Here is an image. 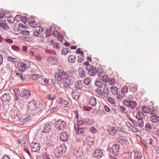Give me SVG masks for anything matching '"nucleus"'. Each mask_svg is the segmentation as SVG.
Returning <instances> with one entry per match:
<instances>
[{"instance_id":"obj_1","label":"nucleus","mask_w":159,"mask_h":159,"mask_svg":"<svg viewBox=\"0 0 159 159\" xmlns=\"http://www.w3.org/2000/svg\"><path fill=\"white\" fill-rule=\"evenodd\" d=\"M36 102L34 100H32L28 104V111L31 113V114L34 115L36 113L39 114L37 110L38 108H36Z\"/></svg>"},{"instance_id":"obj_2","label":"nucleus","mask_w":159,"mask_h":159,"mask_svg":"<svg viewBox=\"0 0 159 159\" xmlns=\"http://www.w3.org/2000/svg\"><path fill=\"white\" fill-rule=\"evenodd\" d=\"M143 116V114L142 113H137L136 116L137 120H135V121H133V124L136 126L143 127L144 126V123L142 119V116Z\"/></svg>"},{"instance_id":"obj_3","label":"nucleus","mask_w":159,"mask_h":159,"mask_svg":"<svg viewBox=\"0 0 159 159\" xmlns=\"http://www.w3.org/2000/svg\"><path fill=\"white\" fill-rule=\"evenodd\" d=\"M18 67L19 70L21 72H24L30 66V62L27 61H20L18 63Z\"/></svg>"},{"instance_id":"obj_4","label":"nucleus","mask_w":159,"mask_h":159,"mask_svg":"<svg viewBox=\"0 0 159 159\" xmlns=\"http://www.w3.org/2000/svg\"><path fill=\"white\" fill-rule=\"evenodd\" d=\"M15 92V91H14ZM15 95L16 98V99H18L19 98H20L21 99H28L29 97H30L31 94V93L30 92L27 90L24 89L22 92H21L20 93V97L21 98H20V96L19 95H18V94H16V93H15Z\"/></svg>"},{"instance_id":"obj_5","label":"nucleus","mask_w":159,"mask_h":159,"mask_svg":"<svg viewBox=\"0 0 159 159\" xmlns=\"http://www.w3.org/2000/svg\"><path fill=\"white\" fill-rule=\"evenodd\" d=\"M55 125L57 129L62 130L66 126V123L64 121L59 120L56 122Z\"/></svg>"},{"instance_id":"obj_6","label":"nucleus","mask_w":159,"mask_h":159,"mask_svg":"<svg viewBox=\"0 0 159 159\" xmlns=\"http://www.w3.org/2000/svg\"><path fill=\"white\" fill-rule=\"evenodd\" d=\"M123 102L125 105L127 107H129L131 109L135 108L137 106L135 101L130 100H123Z\"/></svg>"},{"instance_id":"obj_7","label":"nucleus","mask_w":159,"mask_h":159,"mask_svg":"<svg viewBox=\"0 0 159 159\" xmlns=\"http://www.w3.org/2000/svg\"><path fill=\"white\" fill-rule=\"evenodd\" d=\"M94 157L97 158H101L103 154V150L99 148H95L93 152Z\"/></svg>"},{"instance_id":"obj_8","label":"nucleus","mask_w":159,"mask_h":159,"mask_svg":"<svg viewBox=\"0 0 159 159\" xmlns=\"http://www.w3.org/2000/svg\"><path fill=\"white\" fill-rule=\"evenodd\" d=\"M65 148L61 146H59L55 150V154L56 156L57 157H60L65 152Z\"/></svg>"},{"instance_id":"obj_9","label":"nucleus","mask_w":159,"mask_h":159,"mask_svg":"<svg viewBox=\"0 0 159 159\" xmlns=\"http://www.w3.org/2000/svg\"><path fill=\"white\" fill-rule=\"evenodd\" d=\"M120 146L118 144H114L112 147L113 154L116 156H118L120 152Z\"/></svg>"},{"instance_id":"obj_10","label":"nucleus","mask_w":159,"mask_h":159,"mask_svg":"<svg viewBox=\"0 0 159 159\" xmlns=\"http://www.w3.org/2000/svg\"><path fill=\"white\" fill-rule=\"evenodd\" d=\"M117 142L123 145H126L128 143V139L125 136H121L117 139Z\"/></svg>"},{"instance_id":"obj_11","label":"nucleus","mask_w":159,"mask_h":159,"mask_svg":"<svg viewBox=\"0 0 159 159\" xmlns=\"http://www.w3.org/2000/svg\"><path fill=\"white\" fill-rule=\"evenodd\" d=\"M102 71L100 73L98 74V76L99 77H102V81L105 84H107L109 80V77L107 75H105V73L103 71L102 72Z\"/></svg>"},{"instance_id":"obj_12","label":"nucleus","mask_w":159,"mask_h":159,"mask_svg":"<svg viewBox=\"0 0 159 159\" xmlns=\"http://www.w3.org/2000/svg\"><path fill=\"white\" fill-rule=\"evenodd\" d=\"M141 155L140 152H132L130 154V159H140Z\"/></svg>"},{"instance_id":"obj_13","label":"nucleus","mask_w":159,"mask_h":159,"mask_svg":"<svg viewBox=\"0 0 159 159\" xmlns=\"http://www.w3.org/2000/svg\"><path fill=\"white\" fill-rule=\"evenodd\" d=\"M32 152H36L40 150V147L39 144L37 143H32L30 145Z\"/></svg>"},{"instance_id":"obj_14","label":"nucleus","mask_w":159,"mask_h":159,"mask_svg":"<svg viewBox=\"0 0 159 159\" xmlns=\"http://www.w3.org/2000/svg\"><path fill=\"white\" fill-rule=\"evenodd\" d=\"M62 82V83L63 84L64 87L65 88H69L70 85L73 83L72 80L70 79V78L67 80H65Z\"/></svg>"},{"instance_id":"obj_15","label":"nucleus","mask_w":159,"mask_h":159,"mask_svg":"<svg viewBox=\"0 0 159 159\" xmlns=\"http://www.w3.org/2000/svg\"><path fill=\"white\" fill-rule=\"evenodd\" d=\"M34 115L32 114L30 115L28 114L27 115H26V116L25 118L21 120H20V125H22L26 122L29 121L32 119V117H33Z\"/></svg>"},{"instance_id":"obj_16","label":"nucleus","mask_w":159,"mask_h":159,"mask_svg":"<svg viewBox=\"0 0 159 159\" xmlns=\"http://www.w3.org/2000/svg\"><path fill=\"white\" fill-rule=\"evenodd\" d=\"M117 128L115 127H110L107 129V131L109 134L112 136L115 135L117 132Z\"/></svg>"},{"instance_id":"obj_17","label":"nucleus","mask_w":159,"mask_h":159,"mask_svg":"<svg viewBox=\"0 0 159 159\" xmlns=\"http://www.w3.org/2000/svg\"><path fill=\"white\" fill-rule=\"evenodd\" d=\"M75 130L77 134H83L85 131V129L84 127H74Z\"/></svg>"},{"instance_id":"obj_18","label":"nucleus","mask_w":159,"mask_h":159,"mask_svg":"<svg viewBox=\"0 0 159 159\" xmlns=\"http://www.w3.org/2000/svg\"><path fill=\"white\" fill-rule=\"evenodd\" d=\"M68 139V134L64 132L61 134L60 136V139L62 141H66Z\"/></svg>"},{"instance_id":"obj_19","label":"nucleus","mask_w":159,"mask_h":159,"mask_svg":"<svg viewBox=\"0 0 159 159\" xmlns=\"http://www.w3.org/2000/svg\"><path fill=\"white\" fill-rule=\"evenodd\" d=\"M0 27L6 30H8L9 27L6 24L5 22L3 20H0Z\"/></svg>"},{"instance_id":"obj_20","label":"nucleus","mask_w":159,"mask_h":159,"mask_svg":"<svg viewBox=\"0 0 159 159\" xmlns=\"http://www.w3.org/2000/svg\"><path fill=\"white\" fill-rule=\"evenodd\" d=\"M74 154L77 157H79L82 156L83 153L81 149H79L75 151Z\"/></svg>"},{"instance_id":"obj_21","label":"nucleus","mask_w":159,"mask_h":159,"mask_svg":"<svg viewBox=\"0 0 159 159\" xmlns=\"http://www.w3.org/2000/svg\"><path fill=\"white\" fill-rule=\"evenodd\" d=\"M62 81L70 78L69 75L64 71L61 72Z\"/></svg>"},{"instance_id":"obj_22","label":"nucleus","mask_w":159,"mask_h":159,"mask_svg":"<svg viewBox=\"0 0 159 159\" xmlns=\"http://www.w3.org/2000/svg\"><path fill=\"white\" fill-rule=\"evenodd\" d=\"M151 120L154 123H156L159 121V117L156 115V114L152 116L150 118Z\"/></svg>"},{"instance_id":"obj_23","label":"nucleus","mask_w":159,"mask_h":159,"mask_svg":"<svg viewBox=\"0 0 159 159\" xmlns=\"http://www.w3.org/2000/svg\"><path fill=\"white\" fill-rule=\"evenodd\" d=\"M76 88L81 89L83 87V84L81 81L79 80L75 82V84Z\"/></svg>"},{"instance_id":"obj_24","label":"nucleus","mask_w":159,"mask_h":159,"mask_svg":"<svg viewBox=\"0 0 159 159\" xmlns=\"http://www.w3.org/2000/svg\"><path fill=\"white\" fill-rule=\"evenodd\" d=\"M57 102L59 104L65 106L68 105L69 103V101L67 100H58Z\"/></svg>"},{"instance_id":"obj_25","label":"nucleus","mask_w":159,"mask_h":159,"mask_svg":"<svg viewBox=\"0 0 159 159\" xmlns=\"http://www.w3.org/2000/svg\"><path fill=\"white\" fill-rule=\"evenodd\" d=\"M76 59V56L71 55L69 57L68 60L70 63H73L75 62Z\"/></svg>"},{"instance_id":"obj_26","label":"nucleus","mask_w":159,"mask_h":159,"mask_svg":"<svg viewBox=\"0 0 159 159\" xmlns=\"http://www.w3.org/2000/svg\"><path fill=\"white\" fill-rule=\"evenodd\" d=\"M79 75L80 77L83 78L85 77V71L82 68H80L78 70Z\"/></svg>"},{"instance_id":"obj_27","label":"nucleus","mask_w":159,"mask_h":159,"mask_svg":"<svg viewBox=\"0 0 159 159\" xmlns=\"http://www.w3.org/2000/svg\"><path fill=\"white\" fill-rule=\"evenodd\" d=\"M72 97L74 99H78L80 97V94L77 92H73L72 94Z\"/></svg>"},{"instance_id":"obj_28","label":"nucleus","mask_w":159,"mask_h":159,"mask_svg":"<svg viewBox=\"0 0 159 159\" xmlns=\"http://www.w3.org/2000/svg\"><path fill=\"white\" fill-rule=\"evenodd\" d=\"M143 112L145 113H148L150 111V108L148 106H144L142 108Z\"/></svg>"},{"instance_id":"obj_29","label":"nucleus","mask_w":159,"mask_h":159,"mask_svg":"<svg viewBox=\"0 0 159 159\" xmlns=\"http://www.w3.org/2000/svg\"><path fill=\"white\" fill-rule=\"evenodd\" d=\"M54 77L56 80L58 81H62L61 73L60 74H59L57 73H56L54 75Z\"/></svg>"},{"instance_id":"obj_30","label":"nucleus","mask_w":159,"mask_h":159,"mask_svg":"<svg viewBox=\"0 0 159 159\" xmlns=\"http://www.w3.org/2000/svg\"><path fill=\"white\" fill-rule=\"evenodd\" d=\"M31 78L33 80H36L40 77V76L38 74H33L30 75Z\"/></svg>"},{"instance_id":"obj_31","label":"nucleus","mask_w":159,"mask_h":159,"mask_svg":"<svg viewBox=\"0 0 159 159\" xmlns=\"http://www.w3.org/2000/svg\"><path fill=\"white\" fill-rule=\"evenodd\" d=\"M29 25L32 28H36L38 26L37 22L34 21V20L32 21L29 24Z\"/></svg>"},{"instance_id":"obj_32","label":"nucleus","mask_w":159,"mask_h":159,"mask_svg":"<svg viewBox=\"0 0 159 159\" xmlns=\"http://www.w3.org/2000/svg\"><path fill=\"white\" fill-rule=\"evenodd\" d=\"M1 98L2 99H11V96L9 94L6 93L4 94Z\"/></svg>"},{"instance_id":"obj_33","label":"nucleus","mask_w":159,"mask_h":159,"mask_svg":"<svg viewBox=\"0 0 159 159\" xmlns=\"http://www.w3.org/2000/svg\"><path fill=\"white\" fill-rule=\"evenodd\" d=\"M84 122L82 120H78L76 124H74V127L75 126L80 127V126L84 124Z\"/></svg>"},{"instance_id":"obj_34","label":"nucleus","mask_w":159,"mask_h":159,"mask_svg":"<svg viewBox=\"0 0 159 159\" xmlns=\"http://www.w3.org/2000/svg\"><path fill=\"white\" fill-rule=\"evenodd\" d=\"M128 88L126 86H122L121 89V91L123 93H126L128 92Z\"/></svg>"},{"instance_id":"obj_35","label":"nucleus","mask_w":159,"mask_h":159,"mask_svg":"<svg viewBox=\"0 0 159 159\" xmlns=\"http://www.w3.org/2000/svg\"><path fill=\"white\" fill-rule=\"evenodd\" d=\"M108 89L107 87H105L103 89V96L105 98H107L108 96Z\"/></svg>"},{"instance_id":"obj_36","label":"nucleus","mask_w":159,"mask_h":159,"mask_svg":"<svg viewBox=\"0 0 159 159\" xmlns=\"http://www.w3.org/2000/svg\"><path fill=\"white\" fill-rule=\"evenodd\" d=\"M96 69L94 68L93 70H89L88 73L90 75L94 76L96 74Z\"/></svg>"},{"instance_id":"obj_37","label":"nucleus","mask_w":159,"mask_h":159,"mask_svg":"<svg viewBox=\"0 0 159 159\" xmlns=\"http://www.w3.org/2000/svg\"><path fill=\"white\" fill-rule=\"evenodd\" d=\"M115 79L114 78H109V80H108L107 83H108L110 85H111L115 84Z\"/></svg>"},{"instance_id":"obj_38","label":"nucleus","mask_w":159,"mask_h":159,"mask_svg":"<svg viewBox=\"0 0 159 159\" xmlns=\"http://www.w3.org/2000/svg\"><path fill=\"white\" fill-rule=\"evenodd\" d=\"M118 90V89L115 86H113L111 87V91L113 94H115L116 93Z\"/></svg>"},{"instance_id":"obj_39","label":"nucleus","mask_w":159,"mask_h":159,"mask_svg":"<svg viewBox=\"0 0 159 159\" xmlns=\"http://www.w3.org/2000/svg\"><path fill=\"white\" fill-rule=\"evenodd\" d=\"M145 129L148 131H149L152 130V127L151 125L149 123H147L145 126Z\"/></svg>"},{"instance_id":"obj_40","label":"nucleus","mask_w":159,"mask_h":159,"mask_svg":"<svg viewBox=\"0 0 159 159\" xmlns=\"http://www.w3.org/2000/svg\"><path fill=\"white\" fill-rule=\"evenodd\" d=\"M7 59L10 61L13 62H16L17 60L15 58H13L11 56H9L7 57Z\"/></svg>"},{"instance_id":"obj_41","label":"nucleus","mask_w":159,"mask_h":159,"mask_svg":"<svg viewBox=\"0 0 159 159\" xmlns=\"http://www.w3.org/2000/svg\"><path fill=\"white\" fill-rule=\"evenodd\" d=\"M90 80L88 78L85 79L84 80V84L86 85H89L90 83Z\"/></svg>"},{"instance_id":"obj_42","label":"nucleus","mask_w":159,"mask_h":159,"mask_svg":"<svg viewBox=\"0 0 159 159\" xmlns=\"http://www.w3.org/2000/svg\"><path fill=\"white\" fill-rule=\"evenodd\" d=\"M130 89L131 91L134 93L137 90V87L136 85H133L131 86Z\"/></svg>"},{"instance_id":"obj_43","label":"nucleus","mask_w":159,"mask_h":159,"mask_svg":"<svg viewBox=\"0 0 159 159\" xmlns=\"http://www.w3.org/2000/svg\"><path fill=\"white\" fill-rule=\"evenodd\" d=\"M69 52L68 48H63L61 51V53L63 55H66Z\"/></svg>"},{"instance_id":"obj_44","label":"nucleus","mask_w":159,"mask_h":159,"mask_svg":"<svg viewBox=\"0 0 159 159\" xmlns=\"http://www.w3.org/2000/svg\"><path fill=\"white\" fill-rule=\"evenodd\" d=\"M7 20L9 23H12L15 20V18L12 16H10L8 17Z\"/></svg>"},{"instance_id":"obj_45","label":"nucleus","mask_w":159,"mask_h":159,"mask_svg":"<svg viewBox=\"0 0 159 159\" xmlns=\"http://www.w3.org/2000/svg\"><path fill=\"white\" fill-rule=\"evenodd\" d=\"M89 103L90 105L94 106L97 103L96 100H89Z\"/></svg>"},{"instance_id":"obj_46","label":"nucleus","mask_w":159,"mask_h":159,"mask_svg":"<svg viewBox=\"0 0 159 159\" xmlns=\"http://www.w3.org/2000/svg\"><path fill=\"white\" fill-rule=\"evenodd\" d=\"M76 54H80L81 55V56H84V52L83 51L80 50V48H78L76 51Z\"/></svg>"},{"instance_id":"obj_47","label":"nucleus","mask_w":159,"mask_h":159,"mask_svg":"<svg viewBox=\"0 0 159 159\" xmlns=\"http://www.w3.org/2000/svg\"><path fill=\"white\" fill-rule=\"evenodd\" d=\"M96 92L98 93L100 96H102L103 93L102 91V89H100V88H98L96 90Z\"/></svg>"},{"instance_id":"obj_48","label":"nucleus","mask_w":159,"mask_h":159,"mask_svg":"<svg viewBox=\"0 0 159 159\" xmlns=\"http://www.w3.org/2000/svg\"><path fill=\"white\" fill-rule=\"evenodd\" d=\"M85 68L86 70L88 71V72L89 70H93L94 67L92 65H89L87 66H86Z\"/></svg>"},{"instance_id":"obj_49","label":"nucleus","mask_w":159,"mask_h":159,"mask_svg":"<svg viewBox=\"0 0 159 159\" xmlns=\"http://www.w3.org/2000/svg\"><path fill=\"white\" fill-rule=\"evenodd\" d=\"M16 76L17 78L19 79H21L22 81L25 80V79L24 78V77L22 76V75L20 73H17Z\"/></svg>"},{"instance_id":"obj_50","label":"nucleus","mask_w":159,"mask_h":159,"mask_svg":"<svg viewBox=\"0 0 159 159\" xmlns=\"http://www.w3.org/2000/svg\"><path fill=\"white\" fill-rule=\"evenodd\" d=\"M36 30L39 33L41 34L43 31V29L42 27L40 26L38 27H36Z\"/></svg>"},{"instance_id":"obj_51","label":"nucleus","mask_w":159,"mask_h":159,"mask_svg":"<svg viewBox=\"0 0 159 159\" xmlns=\"http://www.w3.org/2000/svg\"><path fill=\"white\" fill-rule=\"evenodd\" d=\"M117 98L119 99H121L123 98L125 96V94H124L122 92L121 93H118L117 94Z\"/></svg>"},{"instance_id":"obj_52","label":"nucleus","mask_w":159,"mask_h":159,"mask_svg":"<svg viewBox=\"0 0 159 159\" xmlns=\"http://www.w3.org/2000/svg\"><path fill=\"white\" fill-rule=\"evenodd\" d=\"M130 129L133 132L135 133H137L139 131L138 129L134 126L133 125V126H131V128H130Z\"/></svg>"},{"instance_id":"obj_53","label":"nucleus","mask_w":159,"mask_h":159,"mask_svg":"<svg viewBox=\"0 0 159 159\" xmlns=\"http://www.w3.org/2000/svg\"><path fill=\"white\" fill-rule=\"evenodd\" d=\"M12 49L15 51H18L20 50V48L16 46L13 45L11 46Z\"/></svg>"},{"instance_id":"obj_54","label":"nucleus","mask_w":159,"mask_h":159,"mask_svg":"<svg viewBox=\"0 0 159 159\" xmlns=\"http://www.w3.org/2000/svg\"><path fill=\"white\" fill-rule=\"evenodd\" d=\"M152 116L153 115L157 114V111L154 109H152L151 110H150V111L149 112Z\"/></svg>"},{"instance_id":"obj_55","label":"nucleus","mask_w":159,"mask_h":159,"mask_svg":"<svg viewBox=\"0 0 159 159\" xmlns=\"http://www.w3.org/2000/svg\"><path fill=\"white\" fill-rule=\"evenodd\" d=\"M83 109L85 111H89L92 110V108L90 107L84 106L83 107Z\"/></svg>"},{"instance_id":"obj_56","label":"nucleus","mask_w":159,"mask_h":159,"mask_svg":"<svg viewBox=\"0 0 159 159\" xmlns=\"http://www.w3.org/2000/svg\"><path fill=\"white\" fill-rule=\"evenodd\" d=\"M44 83L47 85H49V80L47 78H44L43 79Z\"/></svg>"},{"instance_id":"obj_57","label":"nucleus","mask_w":159,"mask_h":159,"mask_svg":"<svg viewBox=\"0 0 159 159\" xmlns=\"http://www.w3.org/2000/svg\"><path fill=\"white\" fill-rule=\"evenodd\" d=\"M53 35L55 37H58L59 35L58 31L57 30H54L53 32Z\"/></svg>"},{"instance_id":"obj_58","label":"nucleus","mask_w":159,"mask_h":159,"mask_svg":"<svg viewBox=\"0 0 159 159\" xmlns=\"http://www.w3.org/2000/svg\"><path fill=\"white\" fill-rule=\"evenodd\" d=\"M97 130L96 128L93 127H91L90 129V132L92 133H95L97 132Z\"/></svg>"},{"instance_id":"obj_59","label":"nucleus","mask_w":159,"mask_h":159,"mask_svg":"<svg viewBox=\"0 0 159 159\" xmlns=\"http://www.w3.org/2000/svg\"><path fill=\"white\" fill-rule=\"evenodd\" d=\"M119 109L120 110L121 112L123 113H126V112L125 111V107L120 106H119Z\"/></svg>"},{"instance_id":"obj_60","label":"nucleus","mask_w":159,"mask_h":159,"mask_svg":"<svg viewBox=\"0 0 159 159\" xmlns=\"http://www.w3.org/2000/svg\"><path fill=\"white\" fill-rule=\"evenodd\" d=\"M78 59L77 60V61L79 63H81L83 61V59L84 58V56H81L80 57H79V56H78Z\"/></svg>"},{"instance_id":"obj_61","label":"nucleus","mask_w":159,"mask_h":159,"mask_svg":"<svg viewBox=\"0 0 159 159\" xmlns=\"http://www.w3.org/2000/svg\"><path fill=\"white\" fill-rule=\"evenodd\" d=\"M60 44L58 43H56L53 45V48L57 49H59L60 47Z\"/></svg>"},{"instance_id":"obj_62","label":"nucleus","mask_w":159,"mask_h":159,"mask_svg":"<svg viewBox=\"0 0 159 159\" xmlns=\"http://www.w3.org/2000/svg\"><path fill=\"white\" fill-rule=\"evenodd\" d=\"M15 19L16 21H20L21 20V16L20 15H17L15 16Z\"/></svg>"},{"instance_id":"obj_63","label":"nucleus","mask_w":159,"mask_h":159,"mask_svg":"<svg viewBox=\"0 0 159 159\" xmlns=\"http://www.w3.org/2000/svg\"><path fill=\"white\" fill-rule=\"evenodd\" d=\"M21 33L25 35H27L30 34V32L28 30H25L22 31Z\"/></svg>"},{"instance_id":"obj_64","label":"nucleus","mask_w":159,"mask_h":159,"mask_svg":"<svg viewBox=\"0 0 159 159\" xmlns=\"http://www.w3.org/2000/svg\"><path fill=\"white\" fill-rule=\"evenodd\" d=\"M95 84L98 87H100L101 86L102 83L100 81H96L95 82Z\"/></svg>"}]
</instances>
